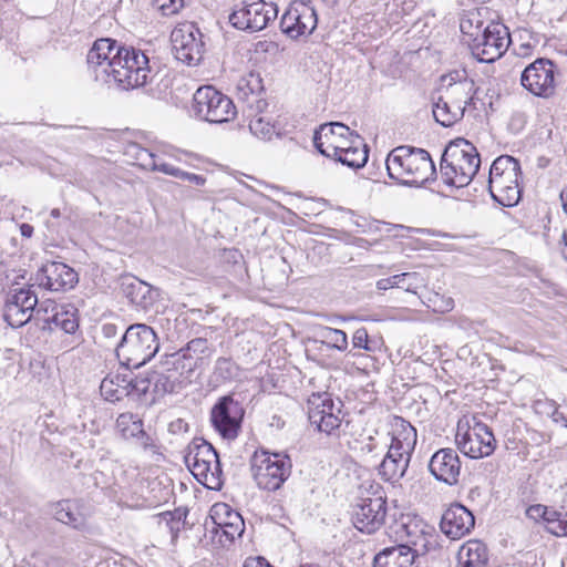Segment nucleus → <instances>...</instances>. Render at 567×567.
<instances>
[{"label":"nucleus","mask_w":567,"mask_h":567,"mask_svg":"<svg viewBox=\"0 0 567 567\" xmlns=\"http://www.w3.org/2000/svg\"><path fill=\"white\" fill-rule=\"evenodd\" d=\"M292 463L286 453H256L251 470L257 486L274 492L281 487L291 474Z\"/></svg>","instance_id":"obj_8"},{"label":"nucleus","mask_w":567,"mask_h":567,"mask_svg":"<svg viewBox=\"0 0 567 567\" xmlns=\"http://www.w3.org/2000/svg\"><path fill=\"white\" fill-rule=\"evenodd\" d=\"M134 439H136L140 442L141 447H143V450L145 451H154V449L156 447L153 439L148 434H146V432L143 429L142 433H140L138 436H135Z\"/></svg>","instance_id":"obj_51"},{"label":"nucleus","mask_w":567,"mask_h":567,"mask_svg":"<svg viewBox=\"0 0 567 567\" xmlns=\"http://www.w3.org/2000/svg\"><path fill=\"white\" fill-rule=\"evenodd\" d=\"M51 217L52 218H60L61 217V212L59 208H53L50 213Z\"/></svg>","instance_id":"obj_61"},{"label":"nucleus","mask_w":567,"mask_h":567,"mask_svg":"<svg viewBox=\"0 0 567 567\" xmlns=\"http://www.w3.org/2000/svg\"><path fill=\"white\" fill-rule=\"evenodd\" d=\"M563 518V513L549 508L546 506V515L543 516V520L547 523V530L554 535V532L559 530L558 525Z\"/></svg>","instance_id":"obj_46"},{"label":"nucleus","mask_w":567,"mask_h":567,"mask_svg":"<svg viewBox=\"0 0 567 567\" xmlns=\"http://www.w3.org/2000/svg\"><path fill=\"white\" fill-rule=\"evenodd\" d=\"M249 130L252 135L262 141H270L277 134L275 125L264 116H254L249 122Z\"/></svg>","instance_id":"obj_42"},{"label":"nucleus","mask_w":567,"mask_h":567,"mask_svg":"<svg viewBox=\"0 0 567 567\" xmlns=\"http://www.w3.org/2000/svg\"><path fill=\"white\" fill-rule=\"evenodd\" d=\"M151 171L161 172L163 174L174 176L177 178L179 175L181 168L175 167L174 165L168 164V163L164 162L161 157L156 156L155 165H154V167H152Z\"/></svg>","instance_id":"obj_48"},{"label":"nucleus","mask_w":567,"mask_h":567,"mask_svg":"<svg viewBox=\"0 0 567 567\" xmlns=\"http://www.w3.org/2000/svg\"><path fill=\"white\" fill-rule=\"evenodd\" d=\"M487 560L486 546L476 539L465 543L457 554L458 567H486Z\"/></svg>","instance_id":"obj_35"},{"label":"nucleus","mask_w":567,"mask_h":567,"mask_svg":"<svg viewBox=\"0 0 567 567\" xmlns=\"http://www.w3.org/2000/svg\"><path fill=\"white\" fill-rule=\"evenodd\" d=\"M426 287V280L422 276V274L413 271V272H402L398 275L390 276L388 278H382L377 281V288L379 290H388L391 288L403 289L406 292L417 293V291L422 288Z\"/></svg>","instance_id":"obj_33"},{"label":"nucleus","mask_w":567,"mask_h":567,"mask_svg":"<svg viewBox=\"0 0 567 567\" xmlns=\"http://www.w3.org/2000/svg\"><path fill=\"white\" fill-rule=\"evenodd\" d=\"M460 28L468 37L472 54L480 62L496 61L509 47L508 29L501 22L492 21L484 25L477 14H472L461 21Z\"/></svg>","instance_id":"obj_1"},{"label":"nucleus","mask_w":567,"mask_h":567,"mask_svg":"<svg viewBox=\"0 0 567 567\" xmlns=\"http://www.w3.org/2000/svg\"><path fill=\"white\" fill-rule=\"evenodd\" d=\"M185 463L192 474L209 489L219 491L224 474L219 455L214 446L202 437H195L188 445Z\"/></svg>","instance_id":"obj_6"},{"label":"nucleus","mask_w":567,"mask_h":567,"mask_svg":"<svg viewBox=\"0 0 567 567\" xmlns=\"http://www.w3.org/2000/svg\"><path fill=\"white\" fill-rule=\"evenodd\" d=\"M148 58L133 47L120 45L111 69L110 83L123 90L136 89L147 83L151 69Z\"/></svg>","instance_id":"obj_7"},{"label":"nucleus","mask_w":567,"mask_h":567,"mask_svg":"<svg viewBox=\"0 0 567 567\" xmlns=\"http://www.w3.org/2000/svg\"><path fill=\"white\" fill-rule=\"evenodd\" d=\"M560 198L563 202L564 210L567 214V187L561 192Z\"/></svg>","instance_id":"obj_60"},{"label":"nucleus","mask_w":567,"mask_h":567,"mask_svg":"<svg viewBox=\"0 0 567 567\" xmlns=\"http://www.w3.org/2000/svg\"><path fill=\"white\" fill-rule=\"evenodd\" d=\"M243 567H272L264 557H249Z\"/></svg>","instance_id":"obj_52"},{"label":"nucleus","mask_w":567,"mask_h":567,"mask_svg":"<svg viewBox=\"0 0 567 567\" xmlns=\"http://www.w3.org/2000/svg\"><path fill=\"white\" fill-rule=\"evenodd\" d=\"M245 410L233 394L219 398L210 410V423L221 439L235 440L241 429Z\"/></svg>","instance_id":"obj_12"},{"label":"nucleus","mask_w":567,"mask_h":567,"mask_svg":"<svg viewBox=\"0 0 567 567\" xmlns=\"http://www.w3.org/2000/svg\"><path fill=\"white\" fill-rule=\"evenodd\" d=\"M362 450L367 451L368 453L379 454L378 444L374 443V439L372 436L368 439V442L363 445Z\"/></svg>","instance_id":"obj_56"},{"label":"nucleus","mask_w":567,"mask_h":567,"mask_svg":"<svg viewBox=\"0 0 567 567\" xmlns=\"http://www.w3.org/2000/svg\"><path fill=\"white\" fill-rule=\"evenodd\" d=\"M212 518L217 528L229 539L234 540L240 537L245 530V523L238 512L233 511L226 504H216L213 506Z\"/></svg>","instance_id":"obj_29"},{"label":"nucleus","mask_w":567,"mask_h":567,"mask_svg":"<svg viewBox=\"0 0 567 567\" xmlns=\"http://www.w3.org/2000/svg\"><path fill=\"white\" fill-rule=\"evenodd\" d=\"M475 518L462 504H452L442 515L441 530L451 539H460L474 528Z\"/></svg>","instance_id":"obj_26"},{"label":"nucleus","mask_w":567,"mask_h":567,"mask_svg":"<svg viewBox=\"0 0 567 567\" xmlns=\"http://www.w3.org/2000/svg\"><path fill=\"white\" fill-rule=\"evenodd\" d=\"M561 244L564 245V248L561 249L564 258L567 260V229L564 230L561 235Z\"/></svg>","instance_id":"obj_59"},{"label":"nucleus","mask_w":567,"mask_h":567,"mask_svg":"<svg viewBox=\"0 0 567 567\" xmlns=\"http://www.w3.org/2000/svg\"><path fill=\"white\" fill-rule=\"evenodd\" d=\"M207 340L204 338H195L190 340L186 348L181 349L178 352L169 354L165 361L166 365H174L176 369L181 368L183 371L181 374L186 371L187 374H190L197 368V360L194 359L190 352L194 353H205L207 350Z\"/></svg>","instance_id":"obj_31"},{"label":"nucleus","mask_w":567,"mask_h":567,"mask_svg":"<svg viewBox=\"0 0 567 567\" xmlns=\"http://www.w3.org/2000/svg\"><path fill=\"white\" fill-rule=\"evenodd\" d=\"M121 44L116 40L102 38L94 41L86 62L95 81L110 84L111 69L114 66L115 52Z\"/></svg>","instance_id":"obj_21"},{"label":"nucleus","mask_w":567,"mask_h":567,"mask_svg":"<svg viewBox=\"0 0 567 567\" xmlns=\"http://www.w3.org/2000/svg\"><path fill=\"white\" fill-rule=\"evenodd\" d=\"M50 306L52 315L42 318L45 324L53 323L66 333H74L79 329L78 309L73 305L50 303Z\"/></svg>","instance_id":"obj_34"},{"label":"nucleus","mask_w":567,"mask_h":567,"mask_svg":"<svg viewBox=\"0 0 567 567\" xmlns=\"http://www.w3.org/2000/svg\"><path fill=\"white\" fill-rule=\"evenodd\" d=\"M429 471L440 482L451 486L457 484L461 473L458 454L450 447L440 449L432 455Z\"/></svg>","instance_id":"obj_25"},{"label":"nucleus","mask_w":567,"mask_h":567,"mask_svg":"<svg viewBox=\"0 0 567 567\" xmlns=\"http://www.w3.org/2000/svg\"><path fill=\"white\" fill-rule=\"evenodd\" d=\"M354 143L342 150L341 154L333 157L337 162L350 168L357 169L365 165L369 158V151L360 136H354Z\"/></svg>","instance_id":"obj_36"},{"label":"nucleus","mask_w":567,"mask_h":567,"mask_svg":"<svg viewBox=\"0 0 567 567\" xmlns=\"http://www.w3.org/2000/svg\"><path fill=\"white\" fill-rule=\"evenodd\" d=\"M412 454L390 445L379 465V475L386 482H398L409 467Z\"/></svg>","instance_id":"obj_28"},{"label":"nucleus","mask_w":567,"mask_h":567,"mask_svg":"<svg viewBox=\"0 0 567 567\" xmlns=\"http://www.w3.org/2000/svg\"><path fill=\"white\" fill-rule=\"evenodd\" d=\"M147 383H153L154 392L157 395H164L166 393H173L176 391L179 385L178 377L176 372H153L151 378L147 380Z\"/></svg>","instance_id":"obj_39"},{"label":"nucleus","mask_w":567,"mask_h":567,"mask_svg":"<svg viewBox=\"0 0 567 567\" xmlns=\"http://www.w3.org/2000/svg\"><path fill=\"white\" fill-rule=\"evenodd\" d=\"M563 522L558 525L559 530L554 532L556 536H567V512L563 513Z\"/></svg>","instance_id":"obj_55"},{"label":"nucleus","mask_w":567,"mask_h":567,"mask_svg":"<svg viewBox=\"0 0 567 567\" xmlns=\"http://www.w3.org/2000/svg\"><path fill=\"white\" fill-rule=\"evenodd\" d=\"M318 24L317 12L310 2H292L280 20V28L291 39L311 34Z\"/></svg>","instance_id":"obj_19"},{"label":"nucleus","mask_w":567,"mask_h":567,"mask_svg":"<svg viewBox=\"0 0 567 567\" xmlns=\"http://www.w3.org/2000/svg\"><path fill=\"white\" fill-rule=\"evenodd\" d=\"M121 44L116 40L102 38L94 41L86 62L95 81L110 84L111 69L114 66L115 52Z\"/></svg>","instance_id":"obj_22"},{"label":"nucleus","mask_w":567,"mask_h":567,"mask_svg":"<svg viewBox=\"0 0 567 567\" xmlns=\"http://www.w3.org/2000/svg\"><path fill=\"white\" fill-rule=\"evenodd\" d=\"M239 368L230 358L220 357L216 360L214 375L220 381H230L237 378Z\"/></svg>","instance_id":"obj_43"},{"label":"nucleus","mask_w":567,"mask_h":567,"mask_svg":"<svg viewBox=\"0 0 567 567\" xmlns=\"http://www.w3.org/2000/svg\"><path fill=\"white\" fill-rule=\"evenodd\" d=\"M178 179L186 181L196 186H203L206 183V177L181 169Z\"/></svg>","instance_id":"obj_49"},{"label":"nucleus","mask_w":567,"mask_h":567,"mask_svg":"<svg viewBox=\"0 0 567 567\" xmlns=\"http://www.w3.org/2000/svg\"><path fill=\"white\" fill-rule=\"evenodd\" d=\"M158 350V337L154 329L145 323L131 324L115 348L120 362L130 369L143 367Z\"/></svg>","instance_id":"obj_4"},{"label":"nucleus","mask_w":567,"mask_h":567,"mask_svg":"<svg viewBox=\"0 0 567 567\" xmlns=\"http://www.w3.org/2000/svg\"><path fill=\"white\" fill-rule=\"evenodd\" d=\"M54 517L56 520L70 525L73 528H80L84 524V518L81 514L73 511L70 501H61L56 504L54 509Z\"/></svg>","instance_id":"obj_41"},{"label":"nucleus","mask_w":567,"mask_h":567,"mask_svg":"<svg viewBox=\"0 0 567 567\" xmlns=\"http://www.w3.org/2000/svg\"><path fill=\"white\" fill-rule=\"evenodd\" d=\"M316 336L318 338L317 340L329 349H334L340 352L348 350V336L343 330L319 326L316 330Z\"/></svg>","instance_id":"obj_38"},{"label":"nucleus","mask_w":567,"mask_h":567,"mask_svg":"<svg viewBox=\"0 0 567 567\" xmlns=\"http://www.w3.org/2000/svg\"><path fill=\"white\" fill-rule=\"evenodd\" d=\"M58 560H51L50 563H47V567H53V565H56Z\"/></svg>","instance_id":"obj_62"},{"label":"nucleus","mask_w":567,"mask_h":567,"mask_svg":"<svg viewBox=\"0 0 567 567\" xmlns=\"http://www.w3.org/2000/svg\"><path fill=\"white\" fill-rule=\"evenodd\" d=\"M519 162L509 155L497 157L489 168L488 190L492 198L504 207L518 204L522 195Z\"/></svg>","instance_id":"obj_5"},{"label":"nucleus","mask_w":567,"mask_h":567,"mask_svg":"<svg viewBox=\"0 0 567 567\" xmlns=\"http://www.w3.org/2000/svg\"><path fill=\"white\" fill-rule=\"evenodd\" d=\"M278 16V8L265 0H241L229 16V22L238 30L257 32L264 30Z\"/></svg>","instance_id":"obj_11"},{"label":"nucleus","mask_w":567,"mask_h":567,"mask_svg":"<svg viewBox=\"0 0 567 567\" xmlns=\"http://www.w3.org/2000/svg\"><path fill=\"white\" fill-rule=\"evenodd\" d=\"M128 386L134 390L145 393L148 390V384L145 380H131L126 381L125 378L116 374L114 377H105L100 385V391L105 400L116 402L128 395Z\"/></svg>","instance_id":"obj_30"},{"label":"nucleus","mask_w":567,"mask_h":567,"mask_svg":"<svg viewBox=\"0 0 567 567\" xmlns=\"http://www.w3.org/2000/svg\"><path fill=\"white\" fill-rule=\"evenodd\" d=\"M353 348L363 349L365 351H373L369 341V334L365 328H359L352 336Z\"/></svg>","instance_id":"obj_47"},{"label":"nucleus","mask_w":567,"mask_h":567,"mask_svg":"<svg viewBox=\"0 0 567 567\" xmlns=\"http://www.w3.org/2000/svg\"><path fill=\"white\" fill-rule=\"evenodd\" d=\"M556 64L546 58H538L520 73L522 86L535 96L548 99L556 90Z\"/></svg>","instance_id":"obj_14"},{"label":"nucleus","mask_w":567,"mask_h":567,"mask_svg":"<svg viewBox=\"0 0 567 567\" xmlns=\"http://www.w3.org/2000/svg\"><path fill=\"white\" fill-rule=\"evenodd\" d=\"M195 115L209 123L229 122L236 115L233 101L212 85H204L193 95Z\"/></svg>","instance_id":"obj_9"},{"label":"nucleus","mask_w":567,"mask_h":567,"mask_svg":"<svg viewBox=\"0 0 567 567\" xmlns=\"http://www.w3.org/2000/svg\"><path fill=\"white\" fill-rule=\"evenodd\" d=\"M550 416L555 423H561L565 427H567V417L564 415L563 412L558 410L557 406L554 408Z\"/></svg>","instance_id":"obj_54"},{"label":"nucleus","mask_w":567,"mask_h":567,"mask_svg":"<svg viewBox=\"0 0 567 567\" xmlns=\"http://www.w3.org/2000/svg\"><path fill=\"white\" fill-rule=\"evenodd\" d=\"M354 136L359 135L340 122L324 123L315 131L313 145L320 154L333 158L354 143Z\"/></svg>","instance_id":"obj_18"},{"label":"nucleus","mask_w":567,"mask_h":567,"mask_svg":"<svg viewBox=\"0 0 567 567\" xmlns=\"http://www.w3.org/2000/svg\"><path fill=\"white\" fill-rule=\"evenodd\" d=\"M546 515V506L542 504L532 505L526 509V516L534 520L543 519Z\"/></svg>","instance_id":"obj_50"},{"label":"nucleus","mask_w":567,"mask_h":567,"mask_svg":"<svg viewBox=\"0 0 567 567\" xmlns=\"http://www.w3.org/2000/svg\"><path fill=\"white\" fill-rule=\"evenodd\" d=\"M307 406L309 422L319 432L331 435L340 427V410L338 409V413H334V403L328 393L312 394L308 399Z\"/></svg>","instance_id":"obj_20"},{"label":"nucleus","mask_w":567,"mask_h":567,"mask_svg":"<svg viewBox=\"0 0 567 567\" xmlns=\"http://www.w3.org/2000/svg\"><path fill=\"white\" fill-rule=\"evenodd\" d=\"M443 81H447L444 89V96L447 97V102L462 109L463 112H465L467 105H475V83L466 76L464 71H454L443 76Z\"/></svg>","instance_id":"obj_24"},{"label":"nucleus","mask_w":567,"mask_h":567,"mask_svg":"<svg viewBox=\"0 0 567 567\" xmlns=\"http://www.w3.org/2000/svg\"><path fill=\"white\" fill-rule=\"evenodd\" d=\"M132 150L134 151V157L141 167L150 171L154 167L156 158L155 154L138 145H133Z\"/></svg>","instance_id":"obj_45"},{"label":"nucleus","mask_w":567,"mask_h":567,"mask_svg":"<svg viewBox=\"0 0 567 567\" xmlns=\"http://www.w3.org/2000/svg\"><path fill=\"white\" fill-rule=\"evenodd\" d=\"M143 421L131 412L121 413L116 419V429L124 439H134L142 433Z\"/></svg>","instance_id":"obj_40"},{"label":"nucleus","mask_w":567,"mask_h":567,"mask_svg":"<svg viewBox=\"0 0 567 567\" xmlns=\"http://www.w3.org/2000/svg\"><path fill=\"white\" fill-rule=\"evenodd\" d=\"M464 113L462 109L447 102V97L440 96L433 105V116L437 123L444 127L452 126L454 123L463 118Z\"/></svg>","instance_id":"obj_37"},{"label":"nucleus","mask_w":567,"mask_h":567,"mask_svg":"<svg viewBox=\"0 0 567 567\" xmlns=\"http://www.w3.org/2000/svg\"><path fill=\"white\" fill-rule=\"evenodd\" d=\"M286 422L280 415H272L270 421V426L280 430L285 426Z\"/></svg>","instance_id":"obj_57"},{"label":"nucleus","mask_w":567,"mask_h":567,"mask_svg":"<svg viewBox=\"0 0 567 567\" xmlns=\"http://www.w3.org/2000/svg\"><path fill=\"white\" fill-rule=\"evenodd\" d=\"M121 288L130 302L144 311L150 310L158 297V293L151 285L134 276L123 277Z\"/></svg>","instance_id":"obj_27"},{"label":"nucleus","mask_w":567,"mask_h":567,"mask_svg":"<svg viewBox=\"0 0 567 567\" xmlns=\"http://www.w3.org/2000/svg\"><path fill=\"white\" fill-rule=\"evenodd\" d=\"M481 164L476 147L465 138L449 143L441 158V177L453 187L467 186L476 175Z\"/></svg>","instance_id":"obj_3"},{"label":"nucleus","mask_w":567,"mask_h":567,"mask_svg":"<svg viewBox=\"0 0 567 567\" xmlns=\"http://www.w3.org/2000/svg\"><path fill=\"white\" fill-rule=\"evenodd\" d=\"M385 517L386 497L382 495L362 497L353 505L352 523L361 533H375L384 525Z\"/></svg>","instance_id":"obj_17"},{"label":"nucleus","mask_w":567,"mask_h":567,"mask_svg":"<svg viewBox=\"0 0 567 567\" xmlns=\"http://www.w3.org/2000/svg\"><path fill=\"white\" fill-rule=\"evenodd\" d=\"M455 442L464 455L474 460L489 456L496 447L493 432L485 423L478 421L466 429L458 424Z\"/></svg>","instance_id":"obj_13"},{"label":"nucleus","mask_w":567,"mask_h":567,"mask_svg":"<svg viewBox=\"0 0 567 567\" xmlns=\"http://www.w3.org/2000/svg\"><path fill=\"white\" fill-rule=\"evenodd\" d=\"M300 567H315V566L310 565V564H305V565H301ZM316 567H319V566H316Z\"/></svg>","instance_id":"obj_63"},{"label":"nucleus","mask_w":567,"mask_h":567,"mask_svg":"<svg viewBox=\"0 0 567 567\" xmlns=\"http://www.w3.org/2000/svg\"><path fill=\"white\" fill-rule=\"evenodd\" d=\"M186 0H152L153 7L162 16L171 17L177 14L185 6Z\"/></svg>","instance_id":"obj_44"},{"label":"nucleus","mask_w":567,"mask_h":567,"mask_svg":"<svg viewBox=\"0 0 567 567\" xmlns=\"http://www.w3.org/2000/svg\"><path fill=\"white\" fill-rule=\"evenodd\" d=\"M102 333L107 339L114 338L117 334V327L114 323H105L102 327Z\"/></svg>","instance_id":"obj_53"},{"label":"nucleus","mask_w":567,"mask_h":567,"mask_svg":"<svg viewBox=\"0 0 567 567\" xmlns=\"http://www.w3.org/2000/svg\"><path fill=\"white\" fill-rule=\"evenodd\" d=\"M203 33L193 22L177 25L171 33L172 49L175 58L187 64L197 65L204 54Z\"/></svg>","instance_id":"obj_15"},{"label":"nucleus","mask_w":567,"mask_h":567,"mask_svg":"<svg viewBox=\"0 0 567 567\" xmlns=\"http://www.w3.org/2000/svg\"><path fill=\"white\" fill-rule=\"evenodd\" d=\"M385 166L390 178L406 186H421L436 174L430 153L409 145L393 148L386 156Z\"/></svg>","instance_id":"obj_2"},{"label":"nucleus","mask_w":567,"mask_h":567,"mask_svg":"<svg viewBox=\"0 0 567 567\" xmlns=\"http://www.w3.org/2000/svg\"><path fill=\"white\" fill-rule=\"evenodd\" d=\"M37 282L50 291H66L79 282V275L64 262L50 261L38 270Z\"/></svg>","instance_id":"obj_23"},{"label":"nucleus","mask_w":567,"mask_h":567,"mask_svg":"<svg viewBox=\"0 0 567 567\" xmlns=\"http://www.w3.org/2000/svg\"><path fill=\"white\" fill-rule=\"evenodd\" d=\"M417 441L415 427L401 416L391 420V444L399 450L413 454Z\"/></svg>","instance_id":"obj_32"},{"label":"nucleus","mask_w":567,"mask_h":567,"mask_svg":"<svg viewBox=\"0 0 567 567\" xmlns=\"http://www.w3.org/2000/svg\"><path fill=\"white\" fill-rule=\"evenodd\" d=\"M38 296L30 287L14 290L7 297L3 306V320L12 328H20L29 322L33 311L48 313L49 306L44 308L43 305H40L38 307Z\"/></svg>","instance_id":"obj_16"},{"label":"nucleus","mask_w":567,"mask_h":567,"mask_svg":"<svg viewBox=\"0 0 567 567\" xmlns=\"http://www.w3.org/2000/svg\"><path fill=\"white\" fill-rule=\"evenodd\" d=\"M410 537L406 545L388 547L380 551L373 560V567H411L417 555L426 554L433 547V534L421 530L413 535L408 529Z\"/></svg>","instance_id":"obj_10"},{"label":"nucleus","mask_w":567,"mask_h":567,"mask_svg":"<svg viewBox=\"0 0 567 567\" xmlns=\"http://www.w3.org/2000/svg\"><path fill=\"white\" fill-rule=\"evenodd\" d=\"M20 233L23 237L30 238L33 234V227L29 224H22L20 226Z\"/></svg>","instance_id":"obj_58"}]
</instances>
